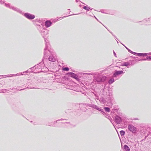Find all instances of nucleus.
Here are the masks:
<instances>
[{
    "mask_svg": "<svg viewBox=\"0 0 151 151\" xmlns=\"http://www.w3.org/2000/svg\"><path fill=\"white\" fill-rule=\"evenodd\" d=\"M120 133L121 135H124L125 134V132L124 131L122 130L120 131Z\"/></svg>",
    "mask_w": 151,
    "mask_h": 151,
    "instance_id": "12",
    "label": "nucleus"
},
{
    "mask_svg": "<svg viewBox=\"0 0 151 151\" xmlns=\"http://www.w3.org/2000/svg\"><path fill=\"white\" fill-rule=\"evenodd\" d=\"M49 60L50 61L54 62L55 61V59L52 56H50L49 58Z\"/></svg>",
    "mask_w": 151,
    "mask_h": 151,
    "instance_id": "7",
    "label": "nucleus"
},
{
    "mask_svg": "<svg viewBox=\"0 0 151 151\" xmlns=\"http://www.w3.org/2000/svg\"><path fill=\"white\" fill-rule=\"evenodd\" d=\"M63 70L66 71H68L69 70V69L68 68H65L63 69Z\"/></svg>",
    "mask_w": 151,
    "mask_h": 151,
    "instance_id": "14",
    "label": "nucleus"
},
{
    "mask_svg": "<svg viewBox=\"0 0 151 151\" xmlns=\"http://www.w3.org/2000/svg\"><path fill=\"white\" fill-rule=\"evenodd\" d=\"M51 22L50 21H47L45 22V25L46 26L49 27L51 25Z\"/></svg>",
    "mask_w": 151,
    "mask_h": 151,
    "instance_id": "4",
    "label": "nucleus"
},
{
    "mask_svg": "<svg viewBox=\"0 0 151 151\" xmlns=\"http://www.w3.org/2000/svg\"><path fill=\"white\" fill-rule=\"evenodd\" d=\"M144 55V54L142 53H138V55L141 56Z\"/></svg>",
    "mask_w": 151,
    "mask_h": 151,
    "instance_id": "15",
    "label": "nucleus"
},
{
    "mask_svg": "<svg viewBox=\"0 0 151 151\" xmlns=\"http://www.w3.org/2000/svg\"><path fill=\"white\" fill-rule=\"evenodd\" d=\"M104 109L107 112H109L110 111V109L107 107H105Z\"/></svg>",
    "mask_w": 151,
    "mask_h": 151,
    "instance_id": "11",
    "label": "nucleus"
},
{
    "mask_svg": "<svg viewBox=\"0 0 151 151\" xmlns=\"http://www.w3.org/2000/svg\"><path fill=\"white\" fill-rule=\"evenodd\" d=\"M124 151H130L129 147L126 145H124Z\"/></svg>",
    "mask_w": 151,
    "mask_h": 151,
    "instance_id": "6",
    "label": "nucleus"
},
{
    "mask_svg": "<svg viewBox=\"0 0 151 151\" xmlns=\"http://www.w3.org/2000/svg\"><path fill=\"white\" fill-rule=\"evenodd\" d=\"M128 128L129 131L133 134L136 133L137 131V128L132 125H129Z\"/></svg>",
    "mask_w": 151,
    "mask_h": 151,
    "instance_id": "1",
    "label": "nucleus"
},
{
    "mask_svg": "<svg viewBox=\"0 0 151 151\" xmlns=\"http://www.w3.org/2000/svg\"><path fill=\"white\" fill-rule=\"evenodd\" d=\"M123 73V71L122 70L116 71L113 74V76L114 77H115L117 75L121 74Z\"/></svg>",
    "mask_w": 151,
    "mask_h": 151,
    "instance_id": "3",
    "label": "nucleus"
},
{
    "mask_svg": "<svg viewBox=\"0 0 151 151\" xmlns=\"http://www.w3.org/2000/svg\"><path fill=\"white\" fill-rule=\"evenodd\" d=\"M24 16L29 19H33L35 18V16L32 14L28 13H26L24 14Z\"/></svg>",
    "mask_w": 151,
    "mask_h": 151,
    "instance_id": "2",
    "label": "nucleus"
},
{
    "mask_svg": "<svg viewBox=\"0 0 151 151\" xmlns=\"http://www.w3.org/2000/svg\"><path fill=\"white\" fill-rule=\"evenodd\" d=\"M106 76H103L102 77L100 81H102V82L106 80Z\"/></svg>",
    "mask_w": 151,
    "mask_h": 151,
    "instance_id": "8",
    "label": "nucleus"
},
{
    "mask_svg": "<svg viewBox=\"0 0 151 151\" xmlns=\"http://www.w3.org/2000/svg\"><path fill=\"white\" fill-rule=\"evenodd\" d=\"M68 74L71 77L74 78H76V75L73 73H68Z\"/></svg>",
    "mask_w": 151,
    "mask_h": 151,
    "instance_id": "5",
    "label": "nucleus"
},
{
    "mask_svg": "<svg viewBox=\"0 0 151 151\" xmlns=\"http://www.w3.org/2000/svg\"><path fill=\"white\" fill-rule=\"evenodd\" d=\"M114 81V78H112L109 81V83L110 84H111Z\"/></svg>",
    "mask_w": 151,
    "mask_h": 151,
    "instance_id": "9",
    "label": "nucleus"
},
{
    "mask_svg": "<svg viewBox=\"0 0 151 151\" xmlns=\"http://www.w3.org/2000/svg\"><path fill=\"white\" fill-rule=\"evenodd\" d=\"M83 9L86 10L87 11H89L90 9L89 7L86 6H84L83 7Z\"/></svg>",
    "mask_w": 151,
    "mask_h": 151,
    "instance_id": "10",
    "label": "nucleus"
},
{
    "mask_svg": "<svg viewBox=\"0 0 151 151\" xmlns=\"http://www.w3.org/2000/svg\"><path fill=\"white\" fill-rule=\"evenodd\" d=\"M129 64L127 63H125L122 65L123 66H127Z\"/></svg>",
    "mask_w": 151,
    "mask_h": 151,
    "instance_id": "13",
    "label": "nucleus"
}]
</instances>
